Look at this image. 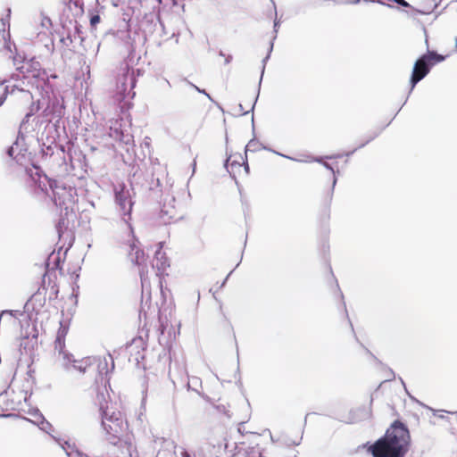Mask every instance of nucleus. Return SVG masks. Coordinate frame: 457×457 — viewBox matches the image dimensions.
Instances as JSON below:
<instances>
[{
  "label": "nucleus",
  "instance_id": "nucleus-1",
  "mask_svg": "<svg viewBox=\"0 0 457 457\" xmlns=\"http://www.w3.org/2000/svg\"><path fill=\"white\" fill-rule=\"evenodd\" d=\"M411 445V435L405 424L394 421L384 436L370 446L373 457H404Z\"/></svg>",
  "mask_w": 457,
  "mask_h": 457
},
{
  "label": "nucleus",
  "instance_id": "nucleus-2",
  "mask_svg": "<svg viewBox=\"0 0 457 457\" xmlns=\"http://www.w3.org/2000/svg\"><path fill=\"white\" fill-rule=\"evenodd\" d=\"M34 170L35 173L32 172L33 170L29 171L33 186L47 195H50L51 192L53 201L56 206L65 211L69 209L72 211L78 200L76 188L66 186L61 181L51 179L45 174H41L37 167H34Z\"/></svg>",
  "mask_w": 457,
  "mask_h": 457
},
{
  "label": "nucleus",
  "instance_id": "nucleus-3",
  "mask_svg": "<svg viewBox=\"0 0 457 457\" xmlns=\"http://www.w3.org/2000/svg\"><path fill=\"white\" fill-rule=\"evenodd\" d=\"M97 402L102 417V427L107 435L113 437H120L127 429V422L123 420L120 411H115L109 406L105 395L97 394Z\"/></svg>",
  "mask_w": 457,
  "mask_h": 457
},
{
  "label": "nucleus",
  "instance_id": "nucleus-4",
  "mask_svg": "<svg viewBox=\"0 0 457 457\" xmlns=\"http://www.w3.org/2000/svg\"><path fill=\"white\" fill-rule=\"evenodd\" d=\"M444 60L445 56L434 51H428L427 54L421 55L413 66L410 79L411 88L409 94L413 90L415 86L429 73L430 69L435 63L441 62Z\"/></svg>",
  "mask_w": 457,
  "mask_h": 457
},
{
  "label": "nucleus",
  "instance_id": "nucleus-5",
  "mask_svg": "<svg viewBox=\"0 0 457 457\" xmlns=\"http://www.w3.org/2000/svg\"><path fill=\"white\" fill-rule=\"evenodd\" d=\"M131 191L124 184H119L113 187L114 201L121 220L128 226L129 229L133 232V228L129 222L134 205Z\"/></svg>",
  "mask_w": 457,
  "mask_h": 457
},
{
  "label": "nucleus",
  "instance_id": "nucleus-6",
  "mask_svg": "<svg viewBox=\"0 0 457 457\" xmlns=\"http://www.w3.org/2000/svg\"><path fill=\"white\" fill-rule=\"evenodd\" d=\"M135 79L133 74L129 70L123 72L117 78L116 88L113 98L116 102L121 103L127 97H133L135 93L132 91L135 87Z\"/></svg>",
  "mask_w": 457,
  "mask_h": 457
},
{
  "label": "nucleus",
  "instance_id": "nucleus-7",
  "mask_svg": "<svg viewBox=\"0 0 457 457\" xmlns=\"http://www.w3.org/2000/svg\"><path fill=\"white\" fill-rule=\"evenodd\" d=\"M18 70L22 74H28L35 79H37L38 81L43 82L48 86L49 84V76L47 75L45 70L41 69V65L39 62L35 59H30L29 61L24 62V64L18 68Z\"/></svg>",
  "mask_w": 457,
  "mask_h": 457
},
{
  "label": "nucleus",
  "instance_id": "nucleus-8",
  "mask_svg": "<svg viewBox=\"0 0 457 457\" xmlns=\"http://www.w3.org/2000/svg\"><path fill=\"white\" fill-rule=\"evenodd\" d=\"M65 330L59 329L54 341V351L58 353V360L62 361V365L65 369H69V361L72 355L65 351Z\"/></svg>",
  "mask_w": 457,
  "mask_h": 457
},
{
  "label": "nucleus",
  "instance_id": "nucleus-9",
  "mask_svg": "<svg viewBox=\"0 0 457 457\" xmlns=\"http://www.w3.org/2000/svg\"><path fill=\"white\" fill-rule=\"evenodd\" d=\"M110 131V136L116 140H120L127 145L130 144L132 141V136L121 129V124L119 120L111 121Z\"/></svg>",
  "mask_w": 457,
  "mask_h": 457
},
{
  "label": "nucleus",
  "instance_id": "nucleus-10",
  "mask_svg": "<svg viewBox=\"0 0 457 457\" xmlns=\"http://www.w3.org/2000/svg\"><path fill=\"white\" fill-rule=\"evenodd\" d=\"M174 202H175V198L172 196L169 200L168 204H166V202H164V204L161 209L160 219H161L162 222L164 224L170 223L172 220H175L178 219L176 208H175L174 204H172V203H174Z\"/></svg>",
  "mask_w": 457,
  "mask_h": 457
},
{
  "label": "nucleus",
  "instance_id": "nucleus-11",
  "mask_svg": "<svg viewBox=\"0 0 457 457\" xmlns=\"http://www.w3.org/2000/svg\"><path fill=\"white\" fill-rule=\"evenodd\" d=\"M104 446H105L104 448H106L108 450V453H111L110 457H133L131 450H130V445H122V447L120 449V453L118 454H116V453L114 452V450L116 449L115 444H113L112 445H105ZM92 453H93L94 457H104V455L101 453L100 450L96 447L93 449Z\"/></svg>",
  "mask_w": 457,
  "mask_h": 457
},
{
  "label": "nucleus",
  "instance_id": "nucleus-12",
  "mask_svg": "<svg viewBox=\"0 0 457 457\" xmlns=\"http://www.w3.org/2000/svg\"><path fill=\"white\" fill-rule=\"evenodd\" d=\"M138 241L133 238L132 243L129 245V256L132 262L142 265L145 262V253L137 245Z\"/></svg>",
  "mask_w": 457,
  "mask_h": 457
},
{
  "label": "nucleus",
  "instance_id": "nucleus-13",
  "mask_svg": "<svg viewBox=\"0 0 457 457\" xmlns=\"http://www.w3.org/2000/svg\"><path fill=\"white\" fill-rule=\"evenodd\" d=\"M43 112L46 117L51 116L53 118H59L62 114V106L59 103V100L54 98L48 101L47 105L44 109Z\"/></svg>",
  "mask_w": 457,
  "mask_h": 457
},
{
  "label": "nucleus",
  "instance_id": "nucleus-14",
  "mask_svg": "<svg viewBox=\"0 0 457 457\" xmlns=\"http://www.w3.org/2000/svg\"><path fill=\"white\" fill-rule=\"evenodd\" d=\"M274 153L278 154V155H280V156H282V157H285V158H287V159H290V160H293V161H295V162H316L321 163L327 170H330L333 174H335L334 168L329 163L324 162L323 160L324 159H332V158H340V157H342L341 154H337V155H333V156L315 157V158H313L312 160H300V159H295V158H293V157H290V156L279 154V153L275 152V151H274Z\"/></svg>",
  "mask_w": 457,
  "mask_h": 457
},
{
  "label": "nucleus",
  "instance_id": "nucleus-15",
  "mask_svg": "<svg viewBox=\"0 0 457 457\" xmlns=\"http://www.w3.org/2000/svg\"><path fill=\"white\" fill-rule=\"evenodd\" d=\"M351 417H349L348 422L354 423L360 420L368 419L370 415V410L368 407L362 406L359 407L350 413Z\"/></svg>",
  "mask_w": 457,
  "mask_h": 457
},
{
  "label": "nucleus",
  "instance_id": "nucleus-16",
  "mask_svg": "<svg viewBox=\"0 0 457 457\" xmlns=\"http://www.w3.org/2000/svg\"><path fill=\"white\" fill-rule=\"evenodd\" d=\"M169 266L168 260L165 253L161 250L155 252V257L153 263V267H155L158 270H164Z\"/></svg>",
  "mask_w": 457,
  "mask_h": 457
},
{
  "label": "nucleus",
  "instance_id": "nucleus-17",
  "mask_svg": "<svg viewBox=\"0 0 457 457\" xmlns=\"http://www.w3.org/2000/svg\"><path fill=\"white\" fill-rule=\"evenodd\" d=\"M31 415L36 419L34 420V423H41L40 428L42 430L47 431V429L51 428V424L45 420L44 416L40 413L39 410L35 409L33 412H31Z\"/></svg>",
  "mask_w": 457,
  "mask_h": 457
},
{
  "label": "nucleus",
  "instance_id": "nucleus-18",
  "mask_svg": "<svg viewBox=\"0 0 457 457\" xmlns=\"http://www.w3.org/2000/svg\"><path fill=\"white\" fill-rule=\"evenodd\" d=\"M64 444L67 445V447H65L63 445H62V447L65 451L66 455L68 457H88L87 455H86L77 450L72 449V450L69 451V449L71 448V445L68 442H64Z\"/></svg>",
  "mask_w": 457,
  "mask_h": 457
},
{
  "label": "nucleus",
  "instance_id": "nucleus-19",
  "mask_svg": "<svg viewBox=\"0 0 457 457\" xmlns=\"http://www.w3.org/2000/svg\"><path fill=\"white\" fill-rule=\"evenodd\" d=\"M31 393H29L27 390H21L20 393L16 396V402L20 405L21 403H27L29 398L30 397Z\"/></svg>",
  "mask_w": 457,
  "mask_h": 457
},
{
  "label": "nucleus",
  "instance_id": "nucleus-20",
  "mask_svg": "<svg viewBox=\"0 0 457 457\" xmlns=\"http://www.w3.org/2000/svg\"><path fill=\"white\" fill-rule=\"evenodd\" d=\"M273 45H274V43L270 42V46L269 47L268 54L262 60V69L261 79H260V81H259V87L261 86V83H262V76L264 74L266 62H268V60H269V58L270 56V54L272 52Z\"/></svg>",
  "mask_w": 457,
  "mask_h": 457
},
{
  "label": "nucleus",
  "instance_id": "nucleus-21",
  "mask_svg": "<svg viewBox=\"0 0 457 457\" xmlns=\"http://www.w3.org/2000/svg\"><path fill=\"white\" fill-rule=\"evenodd\" d=\"M260 145H261V144L259 141H257L255 139H252L246 145L245 152H249V151L255 152L260 148Z\"/></svg>",
  "mask_w": 457,
  "mask_h": 457
},
{
  "label": "nucleus",
  "instance_id": "nucleus-22",
  "mask_svg": "<svg viewBox=\"0 0 457 457\" xmlns=\"http://www.w3.org/2000/svg\"><path fill=\"white\" fill-rule=\"evenodd\" d=\"M71 362L73 363V364H72V367H73L75 370H79L80 373H85V371H86V366H83V365L80 363V361H78L74 360V359H73V356L71 357V361H69V364H70V363H71Z\"/></svg>",
  "mask_w": 457,
  "mask_h": 457
},
{
  "label": "nucleus",
  "instance_id": "nucleus-23",
  "mask_svg": "<svg viewBox=\"0 0 457 457\" xmlns=\"http://www.w3.org/2000/svg\"><path fill=\"white\" fill-rule=\"evenodd\" d=\"M377 137V135H374L373 137H370L368 140H366L365 142H363L362 144H361L357 148H354L353 150L350 151V152H347L345 153V154H341L342 156L343 155H345V156H351L357 149L359 148H362L364 147L369 142H370L371 140H373L375 137Z\"/></svg>",
  "mask_w": 457,
  "mask_h": 457
},
{
  "label": "nucleus",
  "instance_id": "nucleus-24",
  "mask_svg": "<svg viewBox=\"0 0 457 457\" xmlns=\"http://www.w3.org/2000/svg\"><path fill=\"white\" fill-rule=\"evenodd\" d=\"M18 146V142H15L12 146H10L7 150V154L13 158V159H16L18 157V154H16V147Z\"/></svg>",
  "mask_w": 457,
  "mask_h": 457
},
{
  "label": "nucleus",
  "instance_id": "nucleus-25",
  "mask_svg": "<svg viewBox=\"0 0 457 457\" xmlns=\"http://www.w3.org/2000/svg\"><path fill=\"white\" fill-rule=\"evenodd\" d=\"M7 96V87L0 84V106L4 104Z\"/></svg>",
  "mask_w": 457,
  "mask_h": 457
},
{
  "label": "nucleus",
  "instance_id": "nucleus-26",
  "mask_svg": "<svg viewBox=\"0 0 457 457\" xmlns=\"http://www.w3.org/2000/svg\"><path fill=\"white\" fill-rule=\"evenodd\" d=\"M185 81L190 85L192 87H194L197 92L199 93H202L204 95H205L211 101H212L211 96L204 90V89H201L199 88L197 86L192 84L191 82H189L187 79H185Z\"/></svg>",
  "mask_w": 457,
  "mask_h": 457
},
{
  "label": "nucleus",
  "instance_id": "nucleus-27",
  "mask_svg": "<svg viewBox=\"0 0 457 457\" xmlns=\"http://www.w3.org/2000/svg\"><path fill=\"white\" fill-rule=\"evenodd\" d=\"M100 16L98 14H94L90 18V25L91 27H96L100 22Z\"/></svg>",
  "mask_w": 457,
  "mask_h": 457
},
{
  "label": "nucleus",
  "instance_id": "nucleus-28",
  "mask_svg": "<svg viewBox=\"0 0 457 457\" xmlns=\"http://www.w3.org/2000/svg\"><path fill=\"white\" fill-rule=\"evenodd\" d=\"M278 27H279V21L277 20V18L275 19L274 21V36H273V38L271 39L270 42H274V40L276 39L277 37V33H278Z\"/></svg>",
  "mask_w": 457,
  "mask_h": 457
},
{
  "label": "nucleus",
  "instance_id": "nucleus-29",
  "mask_svg": "<svg viewBox=\"0 0 457 457\" xmlns=\"http://www.w3.org/2000/svg\"><path fill=\"white\" fill-rule=\"evenodd\" d=\"M181 457H190V454L184 448H179Z\"/></svg>",
  "mask_w": 457,
  "mask_h": 457
},
{
  "label": "nucleus",
  "instance_id": "nucleus-30",
  "mask_svg": "<svg viewBox=\"0 0 457 457\" xmlns=\"http://www.w3.org/2000/svg\"><path fill=\"white\" fill-rule=\"evenodd\" d=\"M49 25H51V21H50V19H48V18H45V19L42 21V26H43V27H47V26H49Z\"/></svg>",
  "mask_w": 457,
  "mask_h": 457
},
{
  "label": "nucleus",
  "instance_id": "nucleus-31",
  "mask_svg": "<svg viewBox=\"0 0 457 457\" xmlns=\"http://www.w3.org/2000/svg\"><path fill=\"white\" fill-rule=\"evenodd\" d=\"M363 2H371V3H378L380 4H384V3L380 0H362Z\"/></svg>",
  "mask_w": 457,
  "mask_h": 457
},
{
  "label": "nucleus",
  "instance_id": "nucleus-32",
  "mask_svg": "<svg viewBox=\"0 0 457 457\" xmlns=\"http://www.w3.org/2000/svg\"><path fill=\"white\" fill-rule=\"evenodd\" d=\"M232 61V55H228L225 59V63L228 64Z\"/></svg>",
  "mask_w": 457,
  "mask_h": 457
},
{
  "label": "nucleus",
  "instance_id": "nucleus-33",
  "mask_svg": "<svg viewBox=\"0 0 457 457\" xmlns=\"http://www.w3.org/2000/svg\"><path fill=\"white\" fill-rule=\"evenodd\" d=\"M43 104H44V101L43 102L39 101L38 104H37V106L36 107V109H34V107H32L31 111H34V110L37 111V110H39L40 105H43Z\"/></svg>",
  "mask_w": 457,
  "mask_h": 457
},
{
  "label": "nucleus",
  "instance_id": "nucleus-34",
  "mask_svg": "<svg viewBox=\"0 0 457 457\" xmlns=\"http://www.w3.org/2000/svg\"><path fill=\"white\" fill-rule=\"evenodd\" d=\"M232 273V271L226 277V278L224 279V281H222V284H221V287H224V285L226 284L228 277L230 276V274Z\"/></svg>",
  "mask_w": 457,
  "mask_h": 457
},
{
  "label": "nucleus",
  "instance_id": "nucleus-35",
  "mask_svg": "<svg viewBox=\"0 0 457 457\" xmlns=\"http://www.w3.org/2000/svg\"><path fill=\"white\" fill-rule=\"evenodd\" d=\"M336 183H337V179L334 177L333 183H332V190L334 189Z\"/></svg>",
  "mask_w": 457,
  "mask_h": 457
},
{
  "label": "nucleus",
  "instance_id": "nucleus-36",
  "mask_svg": "<svg viewBox=\"0 0 457 457\" xmlns=\"http://www.w3.org/2000/svg\"><path fill=\"white\" fill-rule=\"evenodd\" d=\"M195 166H196V162H195V161H194V162H193V173L195 170Z\"/></svg>",
  "mask_w": 457,
  "mask_h": 457
},
{
  "label": "nucleus",
  "instance_id": "nucleus-37",
  "mask_svg": "<svg viewBox=\"0 0 457 457\" xmlns=\"http://www.w3.org/2000/svg\"><path fill=\"white\" fill-rule=\"evenodd\" d=\"M57 232L60 235V233H61V223H59V225L57 227Z\"/></svg>",
  "mask_w": 457,
  "mask_h": 457
},
{
  "label": "nucleus",
  "instance_id": "nucleus-38",
  "mask_svg": "<svg viewBox=\"0 0 457 457\" xmlns=\"http://www.w3.org/2000/svg\"><path fill=\"white\" fill-rule=\"evenodd\" d=\"M257 98H258V96L255 98V101H254V103H253V106H252V108H251V110H252V111L254 109V105H255V103H256V101H257Z\"/></svg>",
  "mask_w": 457,
  "mask_h": 457
},
{
  "label": "nucleus",
  "instance_id": "nucleus-39",
  "mask_svg": "<svg viewBox=\"0 0 457 457\" xmlns=\"http://www.w3.org/2000/svg\"><path fill=\"white\" fill-rule=\"evenodd\" d=\"M228 162H229V158H228V159H227L226 163H225V167H226L227 169H228Z\"/></svg>",
  "mask_w": 457,
  "mask_h": 457
},
{
  "label": "nucleus",
  "instance_id": "nucleus-40",
  "mask_svg": "<svg viewBox=\"0 0 457 457\" xmlns=\"http://www.w3.org/2000/svg\"><path fill=\"white\" fill-rule=\"evenodd\" d=\"M109 357L111 360H112L111 355H109ZM113 367H114V363H113V361H112V368L113 369Z\"/></svg>",
  "mask_w": 457,
  "mask_h": 457
},
{
  "label": "nucleus",
  "instance_id": "nucleus-41",
  "mask_svg": "<svg viewBox=\"0 0 457 457\" xmlns=\"http://www.w3.org/2000/svg\"><path fill=\"white\" fill-rule=\"evenodd\" d=\"M51 78L55 79V78H57V76L55 74H52Z\"/></svg>",
  "mask_w": 457,
  "mask_h": 457
},
{
  "label": "nucleus",
  "instance_id": "nucleus-42",
  "mask_svg": "<svg viewBox=\"0 0 457 457\" xmlns=\"http://www.w3.org/2000/svg\"><path fill=\"white\" fill-rule=\"evenodd\" d=\"M220 56H224L225 54H224V53H223L222 51H220Z\"/></svg>",
  "mask_w": 457,
  "mask_h": 457
},
{
  "label": "nucleus",
  "instance_id": "nucleus-43",
  "mask_svg": "<svg viewBox=\"0 0 457 457\" xmlns=\"http://www.w3.org/2000/svg\"><path fill=\"white\" fill-rule=\"evenodd\" d=\"M129 232H130V234L132 235V237H135V235H133V234H134V231H133V232H131V231L129 230Z\"/></svg>",
  "mask_w": 457,
  "mask_h": 457
},
{
  "label": "nucleus",
  "instance_id": "nucleus-44",
  "mask_svg": "<svg viewBox=\"0 0 457 457\" xmlns=\"http://www.w3.org/2000/svg\"><path fill=\"white\" fill-rule=\"evenodd\" d=\"M239 108H240V110H241V111H243V106H242V104H239Z\"/></svg>",
  "mask_w": 457,
  "mask_h": 457
},
{
  "label": "nucleus",
  "instance_id": "nucleus-45",
  "mask_svg": "<svg viewBox=\"0 0 457 457\" xmlns=\"http://www.w3.org/2000/svg\"><path fill=\"white\" fill-rule=\"evenodd\" d=\"M456 47H457V38H456Z\"/></svg>",
  "mask_w": 457,
  "mask_h": 457
}]
</instances>
